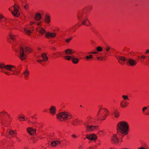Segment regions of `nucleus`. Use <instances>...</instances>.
I'll return each mask as SVG.
<instances>
[{
    "label": "nucleus",
    "mask_w": 149,
    "mask_h": 149,
    "mask_svg": "<svg viewBox=\"0 0 149 149\" xmlns=\"http://www.w3.org/2000/svg\"><path fill=\"white\" fill-rule=\"evenodd\" d=\"M0 68L1 69L4 68L6 71L2 69L1 72L4 73L7 75L17 74L18 73L16 71V67L14 65H5L2 63H0Z\"/></svg>",
    "instance_id": "obj_1"
},
{
    "label": "nucleus",
    "mask_w": 149,
    "mask_h": 149,
    "mask_svg": "<svg viewBox=\"0 0 149 149\" xmlns=\"http://www.w3.org/2000/svg\"><path fill=\"white\" fill-rule=\"evenodd\" d=\"M117 131L118 133H120L124 135L127 134L129 130L128 123L125 121H120L117 125Z\"/></svg>",
    "instance_id": "obj_2"
},
{
    "label": "nucleus",
    "mask_w": 149,
    "mask_h": 149,
    "mask_svg": "<svg viewBox=\"0 0 149 149\" xmlns=\"http://www.w3.org/2000/svg\"><path fill=\"white\" fill-rule=\"evenodd\" d=\"M56 115L57 118L60 121L70 120L72 117V116L71 113L66 111L59 113Z\"/></svg>",
    "instance_id": "obj_3"
},
{
    "label": "nucleus",
    "mask_w": 149,
    "mask_h": 149,
    "mask_svg": "<svg viewBox=\"0 0 149 149\" xmlns=\"http://www.w3.org/2000/svg\"><path fill=\"white\" fill-rule=\"evenodd\" d=\"M109 115V111L107 109L104 108L100 109L97 115V117L100 120H104Z\"/></svg>",
    "instance_id": "obj_4"
},
{
    "label": "nucleus",
    "mask_w": 149,
    "mask_h": 149,
    "mask_svg": "<svg viewBox=\"0 0 149 149\" xmlns=\"http://www.w3.org/2000/svg\"><path fill=\"white\" fill-rule=\"evenodd\" d=\"M18 6L15 4L13 6L10 7L9 9L14 16L18 17L20 15V13L18 10Z\"/></svg>",
    "instance_id": "obj_5"
},
{
    "label": "nucleus",
    "mask_w": 149,
    "mask_h": 149,
    "mask_svg": "<svg viewBox=\"0 0 149 149\" xmlns=\"http://www.w3.org/2000/svg\"><path fill=\"white\" fill-rule=\"evenodd\" d=\"M85 130L86 132H91L95 130H97L99 129L98 126H93L91 125H86L85 126Z\"/></svg>",
    "instance_id": "obj_6"
},
{
    "label": "nucleus",
    "mask_w": 149,
    "mask_h": 149,
    "mask_svg": "<svg viewBox=\"0 0 149 149\" xmlns=\"http://www.w3.org/2000/svg\"><path fill=\"white\" fill-rule=\"evenodd\" d=\"M27 58V56L24 53V50L22 46L20 47L19 58L22 60H25Z\"/></svg>",
    "instance_id": "obj_7"
},
{
    "label": "nucleus",
    "mask_w": 149,
    "mask_h": 149,
    "mask_svg": "<svg viewBox=\"0 0 149 149\" xmlns=\"http://www.w3.org/2000/svg\"><path fill=\"white\" fill-rule=\"evenodd\" d=\"M86 138L90 140L95 141L97 139V136L95 134L93 133L87 134Z\"/></svg>",
    "instance_id": "obj_8"
},
{
    "label": "nucleus",
    "mask_w": 149,
    "mask_h": 149,
    "mask_svg": "<svg viewBox=\"0 0 149 149\" xmlns=\"http://www.w3.org/2000/svg\"><path fill=\"white\" fill-rule=\"evenodd\" d=\"M111 140L112 142L115 144H118L119 142V137L116 134H113L112 135Z\"/></svg>",
    "instance_id": "obj_9"
},
{
    "label": "nucleus",
    "mask_w": 149,
    "mask_h": 149,
    "mask_svg": "<svg viewBox=\"0 0 149 149\" xmlns=\"http://www.w3.org/2000/svg\"><path fill=\"white\" fill-rule=\"evenodd\" d=\"M56 33L53 32H47L45 33V37L47 38H54L56 36Z\"/></svg>",
    "instance_id": "obj_10"
},
{
    "label": "nucleus",
    "mask_w": 149,
    "mask_h": 149,
    "mask_svg": "<svg viewBox=\"0 0 149 149\" xmlns=\"http://www.w3.org/2000/svg\"><path fill=\"white\" fill-rule=\"evenodd\" d=\"M27 131L29 134L31 135L34 134L36 132V130L31 127L27 128Z\"/></svg>",
    "instance_id": "obj_11"
},
{
    "label": "nucleus",
    "mask_w": 149,
    "mask_h": 149,
    "mask_svg": "<svg viewBox=\"0 0 149 149\" xmlns=\"http://www.w3.org/2000/svg\"><path fill=\"white\" fill-rule=\"evenodd\" d=\"M36 31L41 35L46 33V31L45 29L42 27H38L36 29Z\"/></svg>",
    "instance_id": "obj_12"
},
{
    "label": "nucleus",
    "mask_w": 149,
    "mask_h": 149,
    "mask_svg": "<svg viewBox=\"0 0 149 149\" xmlns=\"http://www.w3.org/2000/svg\"><path fill=\"white\" fill-rule=\"evenodd\" d=\"M51 21V17L50 15L48 14H46L44 19V21L47 24L49 23Z\"/></svg>",
    "instance_id": "obj_13"
},
{
    "label": "nucleus",
    "mask_w": 149,
    "mask_h": 149,
    "mask_svg": "<svg viewBox=\"0 0 149 149\" xmlns=\"http://www.w3.org/2000/svg\"><path fill=\"white\" fill-rule=\"evenodd\" d=\"M49 111L52 115H55L56 113V107L54 106H51L49 109Z\"/></svg>",
    "instance_id": "obj_14"
},
{
    "label": "nucleus",
    "mask_w": 149,
    "mask_h": 149,
    "mask_svg": "<svg viewBox=\"0 0 149 149\" xmlns=\"http://www.w3.org/2000/svg\"><path fill=\"white\" fill-rule=\"evenodd\" d=\"M92 119L91 118H87L85 122L84 123L85 126L86 125H90L92 123Z\"/></svg>",
    "instance_id": "obj_15"
},
{
    "label": "nucleus",
    "mask_w": 149,
    "mask_h": 149,
    "mask_svg": "<svg viewBox=\"0 0 149 149\" xmlns=\"http://www.w3.org/2000/svg\"><path fill=\"white\" fill-rule=\"evenodd\" d=\"M41 19V15L40 13H37L35 16L34 19L36 21H39Z\"/></svg>",
    "instance_id": "obj_16"
},
{
    "label": "nucleus",
    "mask_w": 149,
    "mask_h": 149,
    "mask_svg": "<svg viewBox=\"0 0 149 149\" xmlns=\"http://www.w3.org/2000/svg\"><path fill=\"white\" fill-rule=\"evenodd\" d=\"M72 63L74 64H77L79 61V59L75 57V56L73 55L72 56V58L71 60Z\"/></svg>",
    "instance_id": "obj_17"
},
{
    "label": "nucleus",
    "mask_w": 149,
    "mask_h": 149,
    "mask_svg": "<svg viewBox=\"0 0 149 149\" xmlns=\"http://www.w3.org/2000/svg\"><path fill=\"white\" fill-rule=\"evenodd\" d=\"M127 104H128L126 101L123 100L120 102V105L121 108H125L127 107Z\"/></svg>",
    "instance_id": "obj_18"
},
{
    "label": "nucleus",
    "mask_w": 149,
    "mask_h": 149,
    "mask_svg": "<svg viewBox=\"0 0 149 149\" xmlns=\"http://www.w3.org/2000/svg\"><path fill=\"white\" fill-rule=\"evenodd\" d=\"M128 62L131 66H135L137 64V63L136 61L131 59L129 60Z\"/></svg>",
    "instance_id": "obj_19"
},
{
    "label": "nucleus",
    "mask_w": 149,
    "mask_h": 149,
    "mask_svg": "<svg viewBox=\"0 0 149 149\" xmlns=\"http://www.w3.org/2000/svg\"><path fill=\"white\" fill-rule=\"evenodd\" d=\"M74 52L70 49H66L65 50V53L67 55H71L73 54Z\"/></svg>",
    "instance_id": "obj_20"
},
{
    "label": "nucleus",
    "mask_w": 149,
    "mask_h": 149,
    "mask_svg": "<svg viewBox=\"0 0 149 149\" xmlns=\"http://www.w3.org/2000/svg\"><path fill=\"white\" fill-rule=\"evenodd\" d=\"M82 24L86 26H89L90 25V23L88 19H86L83 21Z\"/></svg>",
    "instance_id": "obj_21"
},
{
    "label": "nucleus",
    "mask_w": 149,
    "mask_h": 149,
    "mask_svg": "<svg viewBox=\"0 0 149 149\" xmlns=\"http://www.w3.org/2000/svg\"><path fill=\"white\" fill-rule=\"evenodd\" d=\"M41 57L42 58L44 61H47L48 60V58L47 56V54L45 53H43L41 55Z\"/></svg>",
    "instance_id": "obj_22"
},
{
    "label": "nucleus",
    "mask_w": 149,
    "mask_h": 149,
    "mask_svg": "<svg viewBox=\"0 0 149 149\" xmlns=\"http://www.w3.org/2000/svg\"><path fill=\"white\" fill-rule=\"evenodd\" d=\"M8 134L10 136H12L15 134H16L17 133L16 130H10L8 131Z\"/></svg>",
    "instance_id": "obj_23"
},
{
    "label": "nucleus",
    "mask_w": 149,
    "mask_h": 149,
    "mask_svg": "<svg viewBox=\"0 0 149 149\" xmlns=\"http://www.w3.org/2000/svg\"><path fill=\"white\" fill-rule=\"evenodd\" d=\"M7 20V19L6 18L4 17L2 14H0V22H1L3 21L6 22Z\"/></svg>",
    "instance_id": "obj_24"
},
{
    "label": "nucleus",
    "mask_w": 149,
    "mask_h": 149,
    "mask_svg": "<svg viewBox=\"0 0 149 149\" xmlns=\"http://www.w3.org/2000/svg\"><path fill=\"white\" fill-rule=\"evenodd\" d=\"M25 52L26 54L30 53L32 51L31 49L29 47H26L24 48Z\"/></svg>",
    "instance_id": "obj_25"
},
{
    "label": "nucleus",
    "mask_w": 149,
    "mask_h": 149,
    "mask_svg": "<svg viewBox=\"0 0 149 149\" xmlns=\"http://www.w3.org/2000/svg\"><path fill=\"white\" fill-rule=\"evenodd\" d=\"M9 36L11 39L13 41H15L16 39V37L15 35L10 33L9 35Z\"/></svg>",
    "instance_id": "obj_26"
},
{
    "label": "nucleus",
    "mask_w": 149,
    "mask_h": 149,
    "mask_svg": "<svg viewBox=\"0 0 149 149\" xmlns=\"http://www.w3.org/2000/svg\"><path fill=\"white\" fill-rule=\"evenodd\" d=\"M114 114L115 117L118 118L119 116V112L118 110H116Z\"/></svg>",
    "instance_id": "obj_27"
},
{
    "label": "nucleus",
    "mask_w": 149,
    "mask_h": 149,
    "mask_svg": "<svg viewBox=\"0 0 149 149\" xmlns=\"http://www.w3.org/2000/svg\"><path fill=\"white\" fill-rule=\"evenodd\" d=\"M72 56H73V55H71V56H65L64 57V58L65 59H66L68 61H69L70 59L72 60Z\"/></svg>",
    "instance_id": "obj_28"
},
{
    "label": "nucleus",
    "mask_w": 149,
    "mask_h": 149,
    "mask_svg": "<svg viewBox=\"0 0 149 149\" xmlns=\"http://www.w3.org/2000/svg\"><path fill=\"white\" fill-rule=\"evenodd\" d=\"M24 30L26 33L28 35H30L31 32L29 30H27L26 28H24Z\"/></svg>",
    "instance_id": "obj_29"
},
{
    "label": "nucleus",
    "mask_w": 149,
    "mask_h": 149,
    "mask_svg": "<svg viewBox=\"0 0 149 149\" xmlns=\"http://www.w3.org/2000/svg\"><path fill=\"white\" fill-rule=\"evenodd\" d=\"M20 121H23L25 120V119L24 116H20L18 117Z\"/></svg>",
    "instance_id": "obj_30"
},
{
    "label": "nucleus",
    "mask_w": 149,
    "mask_h": 149,
    "mask_svg": "<svg viewBox=\"0 0 149 149\" xmlns=\"http://www.w3.org/2000/svg\"><path fill=\"white\" fill-rule=\"evenodd\" d=\"M119 61H125V58L123 56H119L118 58Z\"/></svg>",
    "instance_id": "obj_31"
},
{
    "label": "nucleus",
    "mask_w": 149,
    "mask_h": 149,
    "mask_svg": "<svg viewBox=\"0 0 149 149\" xmlns=\"http://www.w3.org/2000/svg\"><path fill=\"white\" fill-rule=\"evenodd\" d=\"M122 97L123 100H129V97L127 95H123L122 96Z\"/></svg>",
    "instance_id": "obj_32"
},
{
    "label": "nucleus",
    "mask_w": 149,
    "mask_h": 149,
    "mask_svg": "<svg viewBox=\"0 0 149 149\" xmlns=\"http://www.w3.org/2000/svg\"><path fill=\"white\" fill-rule=\"evenodd\" d=\"M96 50L98 52H101L102 50V49L100 47H98L96 48Z\"/></svg>",
    "instance_id": "obj_33"
},
{
    "label": "nucleus",
    "mask_w": 149,
    "mask_h": 149,
    "mask_svg": "<svg viewBox=\"0 0 149 149\" xmlns=\"http://www.w3.org/2000/svg\"><path fill=\"white\" fill-rule=\"evenodd\" d=\"M51 145L52 147H55L56 146V143L54 141L52 142L51 143Z\"/></svg>",
    "instance_id": "obj_34"
},
{
    "label": "nucleus",
    "mask_w": 149,
    "mask_h": 149,
    "mask_svg": "<svg viewBox=\"0 0 149 149\" xmlns=\"http://www.w3.org/2000/svg\"><path fill=\"white\" fill-rule=\"evenodd\" d=\"M54 55H56L57 56V57H58L59 56L61 55V52H58L54 54Z\"/></svg>",
    "instance_id": "obj_35"
},
{
    "label": "nucleus",
    "mask_w": 149,
    "mask_h": 149,
    "mask_svg": "<svg viewBox=\"0 0 149 149\" xmlns=\"http://www.w3.org/2000/svg\"><path fill=\"white\" fill-rule=\"evenodd\" d=\"M86 58L87 59H91L93 58V56L91 55H90L89 56H86Z\"/></svg>",
    "instance_id": "obj_36"
},
{
    "label": "nucleus",
    "mask_w": 149,
    "mask_h": 149,
    "mask_svg": "<svg viewBox=\"0 0 149 149\" xmlns=\"http://www.w3.org/2000/svg\"><path fill=\"white\" fill-rule=\"evenodd\" d=\"M25 77H27L29 74V72L27 70H26L24 73Z\"/></svg>",
    "instance_id": "obj_37"
},
{
    "label": "nucleus",
    "mask_w": 149,
    "mask_h": 149,
    "mask_svg": "<svg viewBox=\"0 0 149 149\" xmlns=\"http://www.w3.org/2000/svg\"><path fill=\"white\" fill-rule=\"evenodd\" d=\"M98 134L100 135H102L104 134V132L102 130H100L98 132Z\"/></svg>",
    "instance_id": "obj_38"
},
{
    "label": "nucleus",
    "mask_w": 149,
    "mask_h": 149,
    "mask_svg": "<svg viewBox=\"0 0 149 149\" xmlns=\"http://www.w3.org/2000/svg\"><path fill=\"white\" fill-rule=\"evenodd\" d=\"M54 141H55L56 143V144L57 145H59L61 143V142L60 141L57 140Z\"/></svg>",
    "instance_id": "obj_39"
},
{
    "label": "nucleus",
    "mask_w": 149,
    "mask_h": 149,
    "mask_svg": "<svg viewBox=\"0 0 149 149\" xmlns=\"http://www.w3.org/2000/svg\"><path fill=\"white\" fill-rule=\"evenodd\" d=\"M72 39V38H68L65 40V41L67 42H68L70 41Z\"/></svg>",
    "instance_id": "obj_40"
},
{
    "label": "nucleus",
    "mask_w": 149,
    "mask_h": 149,
    "mask_svg": "<svg viewBox=\"0 0 149 149\" xmlns=\"http://www.w3.org/2000/svg\"><path fill=\"white\" fill-rule=\"evenodd\" d=\"M139 57L142 59H145L146 58V57L144 55H143L141 56H139Z\"/></svg>",
    "instance_id": "obj_41"
},
{
    "label": "nucleus",
    "mask_w": 149,
    "mask_h": 149,
    "mask_svg": "<svg viewBox=\"0 0 149 149\" xmlns=\"http://www.w3.org/2000/svg\"><path fill=\"white\" fill-rule=\"evenodd\" d=\"M125 61H119V62L121 65H124L125 64Z\"/></svg>",
    "instance_id": "obj_42"
},
{
    "label": "nucleus",
    "mask_w": 149,
    "mask_h": 149,
    "mask_svg": "<svg viewBox=\"0 0 149 149\" xmlns=\"http://www.w3.org/2000/svg\"><path fill=\"white\" fill-rule=\"evenodd\" d=\"M147 109V107H144L142 109V111L143 112H144Z\"/></svg>",
    "instance_id": "obj_43"
},
{
    "label": "nucleus",
    "mask_w": 149,
    "mask_h": 149,
    "mask_svg": "<svg viewBox=\"0 0 149 149\" xmlns=\"http://www.w3.org/2000/svg\"><path fill=\"white\" fill-rule=\"evenodd\" d=\"M24 8L26 10H27L28 9V6L27 5H25L24 6Z\"/></svg>",
    "instance_id": "obj_44"
},
{
    "label": "nucleus",
    "mask_w": 149,
    "mask_h": 149,
    "mask_svg": "<svg viewBox=\"0 0 149 149\" xmlns=\"http://www.w3.org/2000/svg\"><path fill=\"white\" fill-rule=\"evenodd\" d=\"M77 121V120H74L72 122V124H74V125H76L75 123Z\"/></svg>",
    "instance_id": "obj_45"
},
{
    "label": "nucleus",
    "mask_w": 149,
    "mask_h": 149,
    "mask_svg": "<svg viewBox=\"0 0 149 149\" xmlns=\"http://www.w3.org/2000/svg\"><path fill=\"white\" fill-rule=\"evenodd\" d=\"M43 61H44L43 60L40 59L38 60L37 61L39 63H41Z\"/></svg>",
    "instance_id": "obj_46"
},
{
    "label": "nucleus",
    "mask_w": 149,
    "mask_h": 149,
    "mask_svg": "<svg viewBox=\"0 0 149 149\" xmlns=\"http://www.w3.org/2000/svg\"><path fill=\"white\" fill-rule=\"evenodd\" d=\"M110 48L109 47H107V48L106 49V51L107 52H108L110 49Z\"/></svg>",
    "instance_id": "obj_47"
},
{
    "label": "nucleus",
    "mask_w": 149,
    "mask_h": 149,
    "mask_svg": "<svg viewBox=\"0 0 149 149\" xmlns=\"http://www.w3.org/2000/svg\"><path fill=\"white\" fill-rule=\"evenodd\" d=\"M35 23V22L31 21V22H30V25H32L33 24H34Z\"/></svg>",
    "instance_id": "obj_48"
},
{
    "label": "nucleus",
    "mask_w": 149,
    "mask_h": 149,
    "mask_svg": "<svg viewBox=\"0 0 149 149\" xmlns=\"http://www.w3.org/2000/svg\"><path fill=\"white\" fill-rule=\"evenodd\" d=\"M72 136L73 137V138H77V136H76V135H74V134H73V135H72Z\"/></svg>",
    "instance_id": "obj_49"
},
{
    "label": "nucleus",
    "mask_w": 149,
    "mask_h": 149,
    "mask_svg": "<svg viewBox=\"0 0 149 149\" xmlns=\"http://www.w3.org/2000/svg\"><path fill=\"white\" fill-rule=\"evenodd\" d=\"M41 22H40L38 23V24H37V26H41Z\"/></svg>",
    "instance_id": "obj_50"
},
{
    "label": "nucleus",
    "mask_w": 149,
    "mask_h": 149,
    "mask_svg": "<svg viewBox=\"0 0 149 149\" xmlns=\"http://www.w3.org/2000/svg\"><path fill=\"white\" fill-rule=\"evenodd\" d=\"M97 59L98 60H102V59L100 57H98L97 58Z\"/></svg>",
    "instance_id": "obj_51"
},
{
    "label": "nucleus",
    "mask_w": 149,
    "mask_h": 149,
    "mask_svg": "<svg viewBox=\"0 0 149 149\" xmlns=\"http://www.w3.org/2000/svg\"><path fill=\"white\" fill-rule=\"evenodd\" d=\"M149 53V49H147L145 52L146 54H147Z\"/></svg>",
    "instance_id": "obj_52"
},
{
    "label": "nucleus",
    "mask_w": 149,
    "mask_h": 149,
    "mask_svg": "<svg viewBox=\"0 0 149 149\" xmlns=\"http://www.w3.org/2000/svg\"><path fill=\"white\" fill-rule=\"evenodd\" d=\"M16 140L18 141H20V140L18 137H16Z\"/></svg>",
    "instance_id": "obj_53"
},
{
    "label": "nucleus",
    "mask_w": 149,
    "mask_h": 149,
    "mask_svg": "<svg viewBox=\"0 0 149 149\" xmlns=\"http://www.w3.org/2000/svg\"><path fill=\"white\" fill-rule=\"evenodd\" d=\"M92 53L93 54H97V52L96 51H95V52H92Z\"/></svg>",
    "instance_id": "obj_54"
},
{
    "label": "nucleus",
    "mask_w": 149,
    "mask_h": 149,
    "mask_svg": "<svg viewBox=\"0 0 149 149\" xmlns=\"http://www.w3.org/2000/svg\"><path fill=\"white\" fill-rule=\"evenodd\" d=\"M138 149H146L144 147H141L139 148Z\"/></svg>",
    "instance_id": "obj_55"
},
{
    "label": "nucleus",
    "mask_w": 149,
    "mask_h": 149,
    "mask_svg": "<svg viewBox=\"0 0 149 149\" xmlns=\"http://www.w3.org/2000/svg\"><path fill=\"white\" fill-rule=\"evenodd\" d=\"M78 19H80V16L79 15H78Z\"/></svg>",
    "instance_id": "obj_56"
},
{
    "label": "nucleus",
    "mask_w": 149,
    "mask_h": 149,
    "mask_svg": "<svg viewBox=\"0 0 149 149\" xmlns=\"http://www.w3.org/2000/svg\"><path fill=\"white\" fill-rule=\"evenodd\" d=\"M93 148L92 147H89L88 149H93Z\"/></svg>",
    "instance_id": "obj_57"
},
{
    "label": "nucleus",
    "mask_w": 149,
    "mask_h": 149,
    "mask_svg": "<svg viewBox=\"0 0 149 149\" xmlns=\"http://www.w3.org/2000/svg\"><path fill=\"white\" fill-rule=\"evenodd\" d=\"M38 49L39 50H41V48L40 47H38Z\"/></svg>",
    "instance_id": "obj_58"
},
{
    "label": "nucleus",
    "mask_w": 149,
    "mask_h": 149,
    "mask_svg": "<svg viewBox=\"0 0 149 149\" xmlns=\"http://www.w3.org/2000/svg\"><path fill=\"white\" fill-rule=\"evenodd\" d=\"M109 149H114V148H109Z\"/></svg>",
    "instance_id": "obj_59"
},
{
    "label": "nucleus",
    "mask_w": 149,
    "mask_h": 149,
    "mask_svg": "<svg viewBox=\"0 0 149 149\" xmlns=\"http://www.w3.org/2000/svg\"><path fill=\"white\" fill-rule=\"evenodd\" d=\"M92 53V52H91L90 53V54H93Z\"/></svg>",
    "instance_id": "obj_60"
},
{
    "label": "nucleus",
    "mask_w": 149,
    "mask_h": 149,
    "mask_svg": "<svg viewBox=\"0 0 149 149\" xmlns=\"http://www.w3.org/2000/svg\"><path fill=\"white\" fill-rule=\"evenodd\" d=\"M147 114H148V115H149V113H148Z\"/></svg>",
    "instance_id": "obj_61"
}]
</instances>
